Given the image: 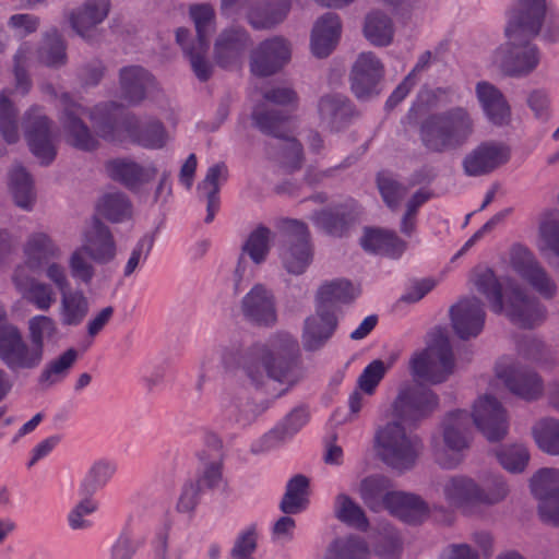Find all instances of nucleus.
<instances>
[{
  "instance_id": "1",
  "label": "nucleus",
  "mask_w": 559,
  "mask_h": 559,
  "mask_svg": "<svg viewBox=\"0 0 559 559\" xmlns=\"http://www.w3.org/2000/svg\"><path fill=\"white\" fill-rule=\"evenodd\" d=\"M299 343L287 333H280L266 343L243 348L231 342L219 348L222 364L227 369L239 368L250 383L262 388L266 380L285 383L290 380L299 358Z\"/></svg>"
},
{
  "instance_id": "2",
  "label": "nucleus",
  "mask_w": 559,
  "mask_h": 559,
  "mask_svg": "<svg viewBox=\"0 0 559 559\" xmlns=\"http://www.w3.org/2000/svg\"><path fill=\"white\" fill-rule=\"evenodd\" d=\"M472 424L490 442L500 441L508 431L506 409L491 395L479 397L473 405L472 414L464 409L448 413L442 423V436L445 447L453 454H437V462L440 466L450 469L461 463L462 457L460 453L469 447Z\"/></svg>"
},
{
  "instance_id": "3",
  "label": "nucleus",
  "mask_w": 559,
  "mask_h": 559,
  "mask_svg": "<svg viewBox=\"0 0 559 559\" xmlns=\"http://www.w3.org/2000/svg\"><path fill=\"white\" fill-rule=\"evenodd\" d=\"M58 337L57 322L48 316L38 314L28 320L25 338L0 306V361L9 371L19 373L37 369L45 357V345L57 342Z\"/></svg>"
},
{
  "instance_id": "4",
  "label": "nucleus",
  "mask_w": 559,
  "mask_h": 559,
  "mask_svg": "<svg viewBox=\"0 0 559 559\" xmlns=\"http://www.w3.org/2000/svg\"><path fill=\"white\" fill-rule=\"evenodd\" d=\"M476 290L489 302L490 309L520 328L531 329L543 321L545 308L539 300L530 296L516 284H510L503 293L502 284L490 267H478L473 275Z\"/></svg>"
},
{
  "instance_id": "5",
  "label": "nucleus",
  "mask_w": 559,
  "mask_h": 559,
  "mask_svg": "<svg viewBox=\"0 0 559 559\" xmlns=\"http://www.w3.org/2000/svg\"><path fill=\"white\" fill-rule=\"evenodd\" d=\"M474 132L475 122L472 114L462 106L430 114L419 126L421 145L436 154L462 148Z\"/></svg>"
},
{
  "instance_id": "6",
  "label": "nucleus",
  "mask_w": 559,
  "mask_h": 559,
  "mask_svg": "<svg viewBox=\"0 0 559 559\" xmlns=\"http://www.w3.org/2000/svg\"><path fill=\"white\" fill-rule=\"evenodd\" d=\"M189 15L194 23L197 36L191 39L188 28L176 31V41L190 61L191 69L200 82H206L213 74V64L207 57L210 37L215 29V11L210 3L192 4Z\"/></svg>"
},
{
  "instance_id": "7",
  "label": "nucleus",
  "mask_w": 559,
  "mask_h": 559,
  "mask_svg": "<svg viewBox=\"0 0 559 559\" xmlns=\"http://www.w3.org/2000/svg\"><path fill=\"white\" fill-rule=\"evenodd\" d=\"M251 119L260 132L278 141L275 146L271 143L266 145L267 155L288 171L300 169L304 162L302 145L296 138L288 135V116L278 109L257 107Z\"/></svg>"
},
{
  "instance_id": "8",
  "label": "nucleus",
  "mask_w": 559,
  "mask_h": 559,
  "mask_svg": "<svg viewBox=\"0 0 559 559\" xmlns=\"http://www.w3.org/2000/svg\"><path fill=\"white\" fill-rule=\"evenodd\" d=\"M455 368L454 355L447 331L435 328L429 333L427 346L414 353L409 360V370L415 379L430 384L445 382Z\"/></svg>"
},
{
  "instance_id": "9",
  "label": "nucleus",
  "mask_w": 559,
  "mask_h": 559,
  "mask_svg": "<svg viewBox=\"0 0 559 559\" xmlns=\"http://www.w3.org/2000/svg\"><path fill=\"white\" fill-rule=\"evenodd\" d=\"M374 442L381 461L399 472L413 468L423 450L421 439L407 432L397 420L380 427L374 435Z\"/></svg>"
},
{
  "instance_id": "10",
  "label": "nucleus",
  "mask_w": 559,
  "mask_h": 559,
  "mask_svg": "<svg viewBox=\"0 0 559 559\" xmlns=\"http://www.w3.org/2000/svg\"><path fill=\"white\" fill-rule=\"evenodd\" d=\"M442 492L450 506L467 508L497 504L507 497L509 489L498 475L489 477L483 486L471 477L455 475L443 481Z\"/></svg>"
},
{
  "instance_id": "11",
  "label": "nucleus",
  "mask_w": 559,
  "mask_h": 559,
  "mask_svg": "<svg viewBox=\"0 0 559 559\" xmlns=\"http://www.w3.org/2000/svg\"><path fill=\"white\" fill-rule=\"evenodd\" d=\"M283 238L280 249L283 267L293 275L304 274L313 258L308 226L298 219H285Z\"/></svg>"
},
{
  "instance_id": "12",
  "label": "nucleus",
  "mask_w": 559,
  "mask_h": 559,
  "mask_svg": "<svg viewBox=\"0 0 559 559\" xmlns=\"http://www.w3.org/2000/svg\"><path fill=\"white\" fill-rule=\"evenodd\" d=\"M532 38H508V43L495 52V61L508 76H524L533 72L539 63L540 52Z\"/></svg>"
},
{
  "instance_id": "13",
  "label": "nucleus",
  "mask_w": 559,
  "mask_h": 559,
  "mask_svg": "<svg viewBox=\"0 0 559 559\" xmlns=\"http://www.w3.org/2000/svg\"><path fill=\"white\" fill-rule=\"evenodd\" d=\"M512 270L545 299L557 294V285L536 260L534 253L521 243H514L509 253Z\"/></svg>"
},
{
  "instance_id": "14",
  "label": "nucleus",
  "mask_w": 559,
  "mask_h": 559,
  "mask_svg": "<svg viewBox=\"0 0 559 559\" xmlns=\"http://www.w3.org/2000/svg\"><path fill=\"white\" fill-rule=\"evenodd\" d=\"M439 405L438 395L421 384L400 389L393 405V415L403 421H416L429 416Z\"/></svg>"
},
{
  "instance_id": "15",
  "label": "nucleus",
  "mask_w": 559,
  "mask_h": 559,
  "mask_svg": "<svg viewBox=\"0 0 559 559\" xmlns=\"http://www.w3.org/2000/svg\"><path fill=\"white\" fill-rule=\"evenodd\" d=\"M25 139L33 155L44 166L50 165L57 155L53 144L52 121L41 111L34 107L24 115Z\"/></svg>"
},
{
  "instance_id": "16",
  "label": "nucleus",
  "mask_w": 559,
  "mask_h": 559,
  "mask_svg": "<svg viewBox=\"0 0 559 559\" xmlns=\"http://www.w3.org/2000/svg\"><path fill=\"white\" fill-rule=\"evenodd\" d=\"M60 103L62 106L60 122L67 143L84 152L96 150L98 140L82 120L86 109L67 93L61 95Z\"/></svg>"
},
{
  "instance_id": "17",
  "label": "nucleus",
  "mask_w": 559,
  "mask_h": 559,
  "mask_svg": "<svg viewBox=\"0 0 559 559\" xmlns=\"http://www.w3.org/2000/svg\"><path fill=\"white\" fill-rule=\"evenodd\" d=\"M546 14V0H518L509 13L506 36L512 39L536 37Z\"/></svg>"
},
{
  "instance_id": "18",
  "label": "nucleus",
  "mask_w": 559,
  "mask_h": 559,
  "mask_svg": "<svg viewBox=\"0 0 559 559\" xmlns=\"http://www.w3.org/2000/svg\"><path fill=\"white\" fill-rule=\"evenodd\" d=\"M384 68L373 52H361L350 71V90L360 100H367L381 93L380 83Z\"/></svg>"
},
{
  "instance_id": "19",
  "label": "nucleus",
  "mask_w": 559,
  "mask_h": 559,
  "mask_svg": "<svg viewBox=\"0 0 559 559\" xmlns=\"http://www.w3.org/2000/svg\"><path fill=\"white\" fill-rule=\"evenodd\" d=\"M240 313L254 325L270 328L277 321L275 296L263 284H255L240 300Z\"/></svg>"
},
{
  "instance_id": "20",
  "label": "nucleus",
  "mask_w": 559,
  "mask_h": 559,
  "mask_svg": "<svg viewBox=\"0 0 559 559\" xmlns=\"http://www.w3.org/2000/svg\"><path fill=\"white\" fill-rule=\"evenodd\" d=\"M509 157V150L503 144L487 141L478 144L464 156L462 168L468 177H480L506 164Z\"/></svg>"
},
{
  "instance_id": "21",
  "label": "nucleus",
  "mask_w": 559,
  "mask_h": 559,
  "mask_svg": "<svg viewBox=\"0 0 559 559\" xmlns=\"http://www.w3.org/2000/svg\"><path fill=\"white\" fill-rule=\"evenodd\" d=\"M289 60L288 43L281 37H273L262 41L251 52L250 70L254 75L265 78L278 72Z\"/></svg>"
},
{
  "instance_id": "22",
  "label": "nucleus",
  "mask_w": 559,
  "mask_h": 559,
  "mask_svg": "<svg viewBox=\"0 0 559 559\" xmlns=\"http://www.w3.org/2000/svg\"><path fill=\"white\" fill-rule=\"evenodd\" d=\"M452 328L461 340L480 334L485 325L484 304L476 297L464 298L450 308Z\"/></svg>"
},
{
  "instance_id": "23",
  "label": "nucleus",
  "mask_w": 559,
  "mask_h": 559,
  "mask_svg": "<svg viewBox=\"0 0 559 559\" xmlns=\"http://www.w3.org/2000/svg\"><path fill=\"white\" fill-rule=\"evenodd\" d=\"M251 45L250 36L245 28L230 27L224 29L214 45V58L221 68L238 66Z\"/></svg>"
},
{
  "instance_id": "24",
  "label": "nucleus",
  "mask_w": 559,
  "mask_h": 559,
  "mask_svg": "<svg viewBox=\"0 0 559 559\" xmlns=\"http://www.w3.org/2000/svg\"><path fill=\"white\" fill-rule=\"evenodd\" d=\"M105 167L110 179L121 183L130 191H139L143 185L151 182L157 174V168L154 165L144 167L129 158L110 159Z\"/></svg>"
},
{
  "instance_id": "25",
  "label": "nucleus",
  "mask_w": 559,
  "mask_h": 559,
  "mask_svg": "<svg viewBox=\"0 0 559 559\" xmlns=\"http://www.w3.org/2000/svg\"><path fill=\"white\" fill-rule=\"evenodd\" d=\"M336 326V314L316 305V312L304 322L301 335L304 349L307 352L320 349L331 338Z\"/></svg>"
},
{
  "instance_id": "26",
  "label": "nucleus",
  "mask_w": 559,
  "mask_h": 559,
  "mask_svg": "<svg viewBox=\"0 0 559 559\" xmlns=\"http://www.w3.org/2000/svg\"><path fill=\"white\" fill-rule=\"evenodd\" d=\"M24 267L26 271L40 274L41 269L49 261L59 260L62 255L61 248L46 233L36 231L31 234L23 247Z\"/></svg>"
},
{
  "instance_id": "27",
  "label": "nucleus",
  "mask_w": 559,
  "mask_h": 559,
  "mask_svg": "<svg viewBox=\"0 0 559 559\" xmlns=\"http://www.w3.org/2000/svg\"><path fill=\"white\" fill-rule=\"evenodd\" d=\"M317 108L321 126L330 131H340L346 128L355 116L353 104L342 94L321 96Z\"/></svg>"
},
{
  "instance_id": "28",
  "label": "nucleus",
  "mask_w": 559,
  "mask_h": 559,
  "mask_svg": "<svg viewBox=\"0 0 559 559\" xmlns=\"http://www.w3.org/2000/svg\"><path fill=\"white\" fill-rule=\"evenodd\" d=\"M82 247L96 264L105 265L117 257V245L108 226L95 218L92 228L84 233Z\"/></svg>"
},
{
  "instance_id": "29",
  "label": "nucleus",
  "mask_w": 559,
  "mask_h": 559,
  "mask_svg": "<svg viewBox=\"0 0 559 559\" xmlns=\"http://www.w3.org/2000/svg\"><path fill=\"white\" fill-rule=\"evenodd\" d=\"M12 282L22 297L39 310L47 311L56 302L52 286L31 276L24 266L15 267Z\"/></svg>"
},
{
  "instance_id": "30",
  "label": "nucleus",
  "mask_w": 559,
  "mask_h": 559,
  "mask_svg": "<svg viewBox=\"0 0 559 559\" xmlns=\"http://www.w3.org/2000/svg\"><path fill=\"white\" fill-rule=\"evenodd\" d=\"M110 8V0H84L81 7L70 13L71 27L82 38L91 40L93 32L108 16Z\"/></svg>"
},
{
  "instance_id": "31",
  "label": "nucleus",
  "mask_w": 559,
  "mask_h": 559,
  "mask_svg": "<svg viewBox=\"0 0 559 559\" xmlns=\"http://www.w3.org/2000/svg\"><path fill=\"white\" fill-rule=\"evenodd\" d=\"M123 128L131 141L144 148H162L166 144L167 133L163 122L150 118L140 120L135 116H128Z\"/></svg>"
},
{
  "instance_id": "32",
  "label": "nucleus",
  "mask_w": 559,
  "mask_h": 559,
  "mask_svg": "<svg viewBox=\"0 0 559 559\" xmlns=\"http://www.w3.org/2000/svg\"><path fill=\"white\" fill-rule=\"evenodd\" d=\"M358 216L353 203H342L313 214L314 224L333 237L347 235Z\"/></svg>"
},
{
  "instance_id": "33",
  "label": "nucleus",
  "mask_w": 559,
  "mask_h": 559,
  "mask_svg": "<svg viewBox=\"0 0 559 559\" xmlns=\"http://www.w3.org/2000/svg\"><path fill=\"white\" fill-rule=\"evenodd\" d=\"M342 24L336 13L328 12L317 20L311 32L310 47L318 58L328 57L341 36Z\"/></svg>"
},
{
  "instance_id": "34",
  "label": "nucleus",
  "mask_w": 559,
  "mask_h": 559,
  "mask_svg": "<svg viewBox=\"0 0 559 559\" xmlns=\"http://www.w3.org/2000/svg\"><path fill=\"white\" fill-rule=\"evenodd\" d=\"M119 83L122 98L131 105H138L154 86V78L141 66H127L119 71Z\"/></svg>"
},
{
  "instance_id": "35",
  "label": "nucleus",
  "mask_w": 559,
  "mask_h": 559,
  "mask_svg": "<svg viewBox=\"0 0 559 559\" xmlns=\"http://www.w3.org/2000/svg\"><path fill=\"white\" fill-rule=\"evenodd\" d=\"M476 96L487 119L495 126H507L511 120V108L503 94L488 82H478Z\"/></svg>"
},
{
  "instance_id": "36",
  "label": "nucleus",
  "mask_w": 559,
  "mask_h": 559,
  "mask_svg": "<svg viewBox=\"0 0 559 559\" xmlns=\"http://www.w3.org/2000/svg\"><path fill=\"white\" fill-rule=\"evenodd\" d=\"M360 246L367 252L397 259L404 253L407 245L395 231L367 228L360 238Z\"/></svg>"
},
{
  "instance_id": "37",
  "label": "nucleus",
  "mask_w": 559,
  "mask_h": 559,
  "mask_svg": "<svg viewBox=\"0 0 559 559\" xmlns=\"http://www.w3.org/2000/svg\"><path fill=\"white\" fill-rule=\"evenodd\" d=\"M503 379L507 388L515 395L526 401L537 400L544 390L542 378L530 369H511L503 373H498Z\"/></svg>"
},
{
  "instance_id": "38",
  "label": "nucleus",
  "mask_w": 559,
  "mask_h": 559,
  "mask_svg": "<svg viewBox=\"0 0 559 559\" xmlns=\"http://www.w3.org/2000/svg\"><path fill=\"white\" fill-rule=\"evenodd\" d=\"M390 513L407 524H419L426 518L428 508L425 501L413 493L393 491L388 497Z\"/></svg>"
},
{
  "instance_id": "39",
  "label": "nucleus",
  "mask_w": 559,
  "mask_h": 559,
  "mask_svg": "<svg viewBox=\"0 0 559 559\" xmlns=\"http://www.w3.org/2000/svg\"><path fill=\"white\" fill-rule=\"evenodd\" d=\"M79 358V352L70 347L58 357L47 361L41 368L37 382L43 390H48L66 380Z\"/></svg>"
},
{
  "instance_id": "40",
  "label": "nucleus",
  "mask_w": 559,
  "mask_h": 559,
  "mask_svg": "<svg viewBox=\"0 0 559 559\" xmlns=\"http://www.w3.org/2000/svg\"><path fill=\"white\" fill-rule=\"evenodd\" d=\"M310 414L306 406L293 408L273 429L263 437L266 448H274L296 435L309 420Z\"/></svg>"
},
{
  "instance_id": "41",
  "label": "nucleus",
  "mask_w": 559,
  "mask_h": 559,
  "mask_svg": "<svg viewBox=\"0 0 559 559\" xmlns=\"http://www.w3.org/2000/svg\"><path fill=\"white\" fill-rule=\"evenodd\" d=\"M356 296L357 294L352 283L347 280L338 278L320 286L316 305L335 313L338 305L349 304Z\"/></svg>"
},
{
  "instance_id": "42",
  "label": "nucleus",
  "mask_w": 559,
  "mask_h": 559,
  "mask_svg": "<svg viewBox=\"0 0 559 559\" xmlns=\"http://www.w3.org/2000/svg\"><path fill=\"white\" fill-rule=\"evenodd\" d=\"M389 487L386 477L372 475L361 480L359 496L370 510L379 512L383 508L388 509V497L393 492L389 491Z\"/></svg>"
},
{
  "instance_id": "43",
  "label": "nucleus",
  "mask_w": 559,
  "mask_h": 559,
  "mask_svg": "<svg viewBox=\"0 0 559 559\" xmlns=\"http://www.w3.org/2000/svg\"><path fill=\"white\" fill-rule=\"evenodd\" d=\"M90 310V302L81 290L68 289L61 293L60 320L63 325L81 324Z\"/></svg>"
},
{
  "instance_id": "44",
  "label": "nucleus",
  "mask_w": 559,
  "mask_h": 559,
  "mask_svg": "<svg viewBox=\"0 0 559 559\" xmlns=\"http://www.w3.org/2000/svg\"><path fill=\"white\" fill-rule=\"evenodd\" d=\"M309 479L301 474L292 477L287 485L286 491L280 503V509L285 514H296L302 511L308 503Z\"/></svg>"
},
{
  "instance_id": "45",
  "label": "nucleus",
  "mask_w": 559,
  "mask_h": 559,
  "mask_svg": "<svg viewBox=\"0 0 559 559\" xmlns=\"http://www.w3.org/2000/svg\"><path fill=\"white\" fill-rule=\"evenodd\" d=\"M221 409L227 420L240 427L249 426L257 416L252 404L233 392H225L222 395Z\"/></svg>"
},
{
  "instance_id": "46",
  "label": "nucleus",
  "mask_w": 559,
  "mask_h": 559,
  "mask_svg": "<svg viewBox=\"0 0 559 559\" xmlns=\"http://www.w3.org/2000/svg\"><path fill=\"white\" fill-rule=\"evenodd\" d=\"M333 512L340 522L348 526L364 532L369 527V521L362 508L346 493H338L335 497Z\"/></svg>"
},
{
  "instance_id": "47",
  "label": "nucleus",
  "mask_w": 559,
  "mask_h": 559,
  "mask_svg": "<svg viewBox=\"0 0 559 559\" xmlns=\"http://www.w3.org/2000/svg\"><path fill=\"white\" fill-rule=\"evenodd\" d=\"M38 60L50 68H59L66 64V45L58 29L52 27L47 31L38 48Z\"/></svg>"
},
{
  "instance_id": "48",
  "label": "nucleus",
  "mask_w": 559,
  "mask_h": 559,
  "mask_svg": "<svg viewBox=\"0 0 559 559\" xmlns=\"http://www.w3.org/2000/svg\"><path fill=\"white\" fill-rule=\"evenodd\" d=\"M364 34L372 45L388 46L394 34L392 20L380 11L371 12L366 16Z\"/></svg>"
},
{
  "instance_id": "49",
  "label": "nucleus",
  "mask_w": 559,
  "mask_h": 559,
  "mask_svg": "<svg viewBox=\"0 0 559 559\" xmlns=\"http://www.w3.org/2000/svg\"><path fill=\"white\" fill-rule=\"evenodd\" d=\"M10 190L15 204L25 211H31L35 202L33 180L22 166L15 167L10 174Z\"/></svg>"
},
{
  "instance_id": "50",
  "label": "nucleus",
  "mask_w": 559,
  "mask_h": 559,
  "mask_svg": "<svg viewBox=\"0 0 559 559\" xmlns=\"http://www.w3.org/2000/svg\"><path fill=\"white\" fill-rule=\"evenodd\" d=\"M116 472V466L107 461L95 462L80 485L81 496H93L104 488Z\"/></svg>"
},
{
  "instance_id": "51",
  "label": "nucleus",
  "mask_w": 559,
  "mask_h": 559,
  "mask_svg": "<svg viewBox=\"0 0 559 559\" xmlns=\"http://www.w3.org/2000/svg\"><path fill=\"white\" fill-rule=\"evenodd\" d=\"M533 436L543 452L559 455V419H540L533 428Z\"/></svg>"
},
{
  "instance_id": "52",
  "label": "nucleus",
  "mask_w": 559,
  "mask_h": 559,
  "mask_svg": "<svg viewBox=\"0 0 559 559\" xmlns=\"http://www.w3.org/2000/svg\"><path fill=\"white\" fill-rule=\"evenodd\" d=\"M366 544L358 537L337 538L328 547L323 559H367Z\"/></svg>"
},
{
  "instance_id": "53",
  "label": "nucleus",
  "mask_w": 559,
  "mask_h": 559,
  "mask_svg": "<svg viewBox=\"0 0 559 559\" xmlns=\"http://www.w3.org/2000/svg\"><path fill=\"white\" fill-rule=\"evenodd\" d=\"M99 213L112 223H120L131 216V202L123 192L105 194L98 205Z\"/></svg>"
},
{
  "instance_id": "54",
  "label": "nucleus",
  "mask_w": 559,
  "mask_h": 559,
  "mask_svg": "<svg viewBox=\"0 0 559 559\" xmlns=\"http://www.w3.org/2000/svg\"><path fill=\"white\" fill-rule=\"evenodd\" d=\"M270 228L260 225L250 233L241 247V252L248 254L254 264L265 261L270 251Z\"/></svg>"
},
{
  "instance_id": "55",
  "label": "nucleus",
  "mask_w": 559,
  "mask_h": 559,
  "mask_svg": "<svg viewBox=\"0 0 559 559\" xmlns=\"http://www.w3.org/2000/svg\"><path fill=\"white\" fill-rule=\"evenodd\" d=\"M289 9V0H280L276 8L250 12L249 23L255 29H270L284 21Z\"/></svg>"
},
{
  "instance_id": "56",
  "label": "nucleus",
  "mask_w": 559,
  "mask_h": 559,
  "mask_svg": "<svg viewBox=\"0 0 559 559\" xmlns=\"http://www.w3.org/2000/svg\"><path fill=\"white\" fill-rule=\"evenodd\" d=\"M0 134L8 144L20 139L17 111L3 93H0Z\"/></svg>"
},
{
  "instance_id": "57",
  "label": "nucleus",
  "mask_w": 559,
  "mask_h": 559,
  "mask_svg": "<svg viewBox=\"0 0 559 559\" xmlns=\"http://www.w3.org/2000/svg\"><path fill=\"white\" fill-rule=\"evenodd\" d=\"M376 180L383 202L392 211L397 210L408 188L385 173H379Z\"/></svg>"
},
{
  "instance_id": "58",
  "label": "nucleus",
  "mask_w": 559,
  "mask_h": 559,
  "mask_svg": "<svg viewBox=\"0 0 559 559\" xmlns=\"http://www.w3.org/2000/svg\"><path fill=\"white\" fill-rule=\"evenodd\" d=\"M116 103L98 105L91 112V118L99 136L112 140L117 128V117L114 110L118 109Z\"/></svg>"
},
{
  "instance_id": "59",
  "label": "nucleus",
  "mask_w": 559,
  "mask_h": 559,
  "mask_svg": "<svg viewBox=\"0 0 559 559\" xmlns=\"http://www.w3.org/2000/svg\"><path fill=\"white\" fill-rule=\"evenodd\" d=\"M93 262L94 261L90 259L87 251L84 250L82 245L75 248L68 260L71 276L84 284H90L95 276Z\"/></svg>"
},
{
  "instance_id": "60",
  "label": "nucleus",
  "mask_w": 559,
  "mask_h": 559,
  "mask_svg": "<svg viewBox=\"0 0 559 559\" xmlns=\"http://www.w3.org/2000/svg\"><path fill=\"white\" fill-rule=\"evenodd\" d=\"M501 466L511 473H521L526 467L530 453L522 444H513L497 452Z\"/></svg>"
},
{
  "instance_id": "61",
  "label": "nucleus",
  "mask_w": 559,
  "mask_h": 559,
  "mask_svg": "<svg viewBox=\"0 0 559 559\" xmlns=\"http://www.w3.org/2000/svg\"><path fill=\"white\" fill-rule=\"evenodd\" d=\"M391 367V364H385L380 359H374L368 364L357 380V386L367 395L374 393L377 386L384 378L386 370Z\"/></svg>"
},
{
  "instance_id": "62",
  "label": "nucleus",
  "mask_w": 559,
  "mask_h": 559,
  "mask_svg": "<svg viewBox=\"0 0 559 559\" xmlns=\"http://www.w3.org/2000/svg\"><path fill=\"white\" fill-rule=\"evenodd\" d=\"M558 476L559 469L547 467L540 468L531 478L530 487L532 493L540 500L550 492L559 489V487L555 486V481Z\"/></svg>"
},
{
  "instance_id": "63",
  "label": "nucleus",
  "mask_w": 559,
  "mask_h": 559,
  "mask_svg": "<svg viewBox=\"0 0 559 559\" xmlns=\"http://www.w3.org/2000/svg\"><path fill=\"white\" fill-rule=\"evenodd\" d=\"M258 547V537L254 525H250L245 531L240 532L235 539L234 546L230 550V558L233 559H247L252 558V554Z\"/></svg>"
},
{
  "instance_id": "64",
  "label": "nucleus",
  "mask_w": 559,
  "mask_h": 559,
  "mask_svg": "<svg viewBox=\"0 0 559 559\" xmlns=\"http://www.w3.org/2000/svg\"><path fill=\"white\" fill-rule=\"evenodd\" d=\"M82 497L83 499L68 514V524L75 531L90 527L91 522L84 519V516L94 513L98 508L97 502L92 499L93 496Z\"/></svg>"
}]
</instances>
